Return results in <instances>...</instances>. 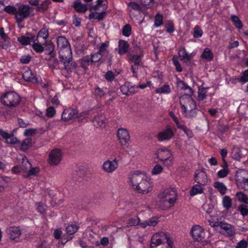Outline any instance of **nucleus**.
<instances>
[{
    "label": "nucleus",
    "instance_id": "13d9d810",
    "mask_svg": "<svg viewBox=\"0 0 248 248\" xmlns=\"http://www.w3.org/2000/svg\"><path fill=\"white\" fill-rule=\"evenodd\" d=\"M163 24V16L161 15L157 14L155 16L154 25L158 27Z\"/></svg>",
    "mask_w": 248,
    "mask_h": 248
},
{
    "label": "nucleus",
    "instance_id": "3c124183",
    "mask_svg": "<svg viewBox=\"0 0 248 248\" xmlns=\"http://www.w3.org/2000/svg\"><path fill=\"white\" fill-rule=\"evenodd\" d=\"M39 172V169L38 167L31 168L28 171L27 173L24 175V177L28 178L30 176H35Z\"/></svg>",
    "mask_w": 248,
    "mask_h": 248
},
{
    "label": "nucleus",
    "instance_id": "58836bf2",
    "mask_svg": "<svg viewBox=\"0 0 248 248\" xmlns=\"http://www.w3.org/2000/svg\"><path fill=\"white\" fill-rule=\"evenodd\" d=\"M109 46V43L108 42H105L104 43H102L99 48L98 53L100 54V55L103 56L104 55H106L108 54V50Z\"/></svg>",
    "mask_w": 248,
    "mask_h": 248
},
{
    "label": "nucleus",
    "instance_id": "6e6552de",
    "mask_svg": "<svg viewBox=\"0 0 248 248\" xmlns=\"http://www.w3.org/2000/svg\"><path fill=\"white\" fill-rule=\"evenodd\" d=\"M93 112L90 110L81 113L78 116V122L86 123L92 121L94 125L96 127H104L106 125V117L103 114H98L93 119Z\"/></svg>",
    "mask_w": 248,
    "mask_h": 248
},
{
    "label": "nucleus",
    "instance_id": "e433bc0d",
    "mask_svg": "<svg viewBox=\"0 0 248 248\" xmlns=\"http://www.w3.org/2000/svg\"><path fill=\"white\" fill-rule=\"evenodd\" d=\"M164 170V166L159 164H157L154 166L151 170L152 175H157L161 174Z\"/></svg>",
    "mask_w": 248,
    "mask_h": 248
},
{
    "label": "nucleus",
    "instance_id": "a878e982",
    "mask_svg": "<svg viewBox=\"0 0 248 248\" xmlns=\"http://www.w3.org/2000/svg\"><path fill=\"white\" fill-rule=\"evenodd\" d=\"M213 186L222 196L226 193L228 189L227 187L223 183L219 181L215 182L213 184Z\"/></svg>",
    "mask_w": 248,
    "mask_h": 248
},
{
    "label": "nucleus",
    "instance_id": "aec40b11",
    "mask_svg": "<svg viewBox=\"0 0 248 248\" xmlns=\"http://www.w3.org/2000/svg\"><path fill=\"white\" fill-rule=\"evenodd\" d=\"M121 90L124 94L131 95L138 91V87L130 83H125L121 87Z\"/></svg>",
    "mask_w": 248,
    "mask_h": 248
},
{
    "label": "nucleus",
    "instance_id": "20e7f679",
    "mask_svg": "<svg viewBox=\"0 0 248 248\" xmlns=\"http://www.w3.org/2000/svg\"><path fill=\"white\" fill-rule=\"evenodd\" d=\"M180 104L183 114L186 117L196 115V105L190 95L184 94L180 97Z\"/></svg>",
    "mask_w": 248,
    "mask_h": 248
},
{
    "label": "nucleus",
    "instance_id": "9b49d317",
    "mask_svg": "<svg viewBox=\"0 0 248 248\" xmlns=\"http://www.w3.org/2000/svg\"><path fill=\"white\" fill-rule=\"evenodd\" d=\"M31 7L28 4H20L17 9L16 16L15 18L16 22L19 24H20L24 19L30 16Z\"/></svg>",
    "mask_w": 248,
    "mask_h": 248
},
{
    "label": "nucleus",
    "instance_id": "69168bd1",
    "mask_svg": "<svg viewBox=\"0 0 248 248\" xmlns=\"http://www.w3.org/2000/svg\"><path fill=\"white\" fill-rule=\"evenodd\" d=\"M37 130L33 128L26 129L24 133V134L26 136H32L33 134H36Z\"/></svg>",
    "mask_w": 248,
    "mask_h": 248
},
{
    "label": "nucleus",
    "instance_id": "864d4df0",
    "mask_svg": "<svg viewBox=\"0 0 248 248\" xmlns=\"http://www.w3.org/2000/svg\"><path fill=\"white\" fill-rule=\"evenodd\" d=\"M48 10V6L46 5V3L43 2L41 4H38L37 7L36 8V11L38 12L45 13Z\"/></svg>",
    "mask_w": 248,
    "mask_h": 248
},
{
    "label": "nucleus",
    "instance_id": "c85d7f7f",
    "mask_svg": "<svg viewBox=\"0 0 248 248\" xmlns=\"http://www.w3.org/2000/svg\"><path fill=\"white\" fill-rule=\"evenodd\" d=\"M22 77L25 80L30 81L33 83H36L38 81L37 78H36L32 74L31 70L24 72L22 74Z\"/></svg>",
    "mask_w": 248,
    "mask_h": 248
},
{
    "label": "nucleus",
    "instance_id": "dca6fc26",
    "mask_svg": "<svg viewBox=\"0 0 248 248\" xmlns=\"http://www.w3.org/2000/svg\"><path fill=\"white\" fill-rule=\"evenodd\" d=\"M6 232L10 239L16 242H18L20 240L21 231L18 227L11 226L7 228Z\"/></svg>",
    "mask_w": 248,
    "mask_h": 248
},
{
    "label": "nucleus",
    "instance_id": "ea45409f",
    "mask_svg": "<svg viewBox=\"0 0 248 248\" xmlns=\"http://www.w3.org/2000/svg\"><path fill=\"white\" fill-rule=\"evenodd\" d=\"M45 47L44 50L46 51V53L48 55L51 56L53 55V50L54 49L55 46L52 44V43H48L46 42L44 44Z\"/></svg>",
    "mask_w": 248,
    "mask_h": 248
},
{
    "label": "nucleus",
    "instance_id": "412c9836",
    "mask_svg": "<svg viewBox=\"0 0 248 248\" xmlns=\"http://www.w3.org/2000/svg\"><path fill=\"white\" fill-rule=\"evenodd\" d=\"M78 114V110L76 109L68 108L65 109L62 115V119L67 121L73 118L74 116Z\"/></svg>",
    "mask_w": 248,
    "mask_h": 248
},
{
    "label": "nucleus",
    "instance_id": "338daca9",
    "mask_svg": "<svg viewBox=\"0 0 248 248\" xmlns=\"http://www.w3.org/2000/svg\"><path fill=\"white\" fill-rule=\"evenodd\" d=\"M128 6L131 8L132 9L140 11L141 10L140 6L136 2H130L128 4Z\"/></svg>",
    "mask_w": 248,
    "mask_h": 248
},
{
    "label": "nucleus",
    "instance_id": "c03bdc74",
    "mask_svg": "<svg viewBox=\"0 0 248 248\" xmlns=\"http://www.w3.org/2000/svg\"><path fill=\"white\" fill-rule=\"evenodd\" d=\"M17 40L23 45H28L32 41L31 37H29L24 35L18 37Z\"/></svg>",
    "mask_w": 248,
    "mask_h": 248
},
{
    "label": "nucleus",
    "instance_id": "680f3d73",
    "mask_svg": "<svg viewBox=\"0 0 248 248\" xmlns=\"http://www.w3.org/2000/svg\"><path fill=\"white\" fill-rule=\"evenodd\" d=\"M56 111L53 107L48 108L46 110V115L48 117L52 118L54 116Z\"/></svg>",
    "mask_w": 248,
    "mask_h": 248
},
{
    "label": "nucleus",
    "instance_id": "f3484780",
    "mask_svg": "<svg viewBox=\"0 0 248 248\" xmlns=\"http://www.w3.org/2000/svg\"><path fill=\"white\" fill-rule=\"evenodd\" d=\"M117 136L120 143L122 146L126 145L130 139L129 133L125 128H119L117 131Z\"/></svg>",
    "mask_w": 248,
    "mask_h": 248
},
{
    "label": "nucleus",
    "instance_id": "0e129e2a",
    "mask_svg": "<svg viewBox=\"0 0 248 248\" xmlns=\"http://www.w3.org/2000/svg\"><path fill=\"white\" fill-rule=\"evenodd\" d=\"M248 245L247 241L243 239L237 243L235 248H247Z\"/></svg>",
    "mask_w": 248,
    "mask_h": 248
},
{
    "label": "nucleus",
    "instance_id": "c756f323",
    "mask_svg": "<svg viewBox=\"0 0 248 248\" xmlns=\"http://www.w3.org/2000/svg\"><path fill=\"white\" fill-rule=\"evenodd\" d=\"M178 56L181 60H183L185 62H188L191 59L190 54L187 53L186 49L184 48H181L178 51Z\"/></svg>",
    "mask_w": 248,
    "mask_h": 248
},
{
    "label": "nucleus",
    "instance_id": "7c9ffc66",
    "mask_svg": "<svg viewBox=\"0 0 248 248\" xmlns=\"http://www.w3.org/2000/svg\"><path fill=\"white\" fill-rule=\"evenodd\" d=\"M32 42L33 43L32 44V48L37 52H42L44 50V48L43 46L44 43H38L37 41L35 40V36H31Z\"/></svg>",
    "mask_w": 248,
    "mask_h": 248
},
{
    "label": "nucleus",
    "instance_id": "4d7b16f0",
    "mask_svg": "<svg viewBox=\"0 0 248 248\" xmlns=\"http://www.w3.org/2000/svg\"><path fill=\"white\" fill-rule=\"evenodd\" d=\"M203 32L201 28L198 26H196L194 29L193 36L195 38H200L202 37Z\"/></svg>",
    "mask_w": 248,
    "mask_h": 248
},
{
    "label": "nucleus",
    "instance_id": "8fccbe9b",
    "mask_svg": "<svg viewBox=\"0 0 248 248\" xmlns=\"http://www.w3.org/2000/svg\"><path fill=\"white\" fill-rule=\"evenodd\" d=\"M166 31L168 33H171L174 31V25L172 21L169 20L165 25Z\"/></svg>",
    "mask_w": 248,
    "mask_h": 248
},
{
    "label": "nucleus",
    "instance_id": "cd10ccee",
    "mask_svg": "<svg viewBox=\"0 0 248 248\" xmlns=\"http://www.w3.org/2000/svg\"><path fill=\"white\" fill-rule=\"evenodd\" d=\"M235 200L244 204H248V197L242 192H237L235 195Z\"/></svg>",
    "mask_w": 248,
    "mask_h": 248
},
{
    "label": "nucleus",
    "instance_id": "09e8293b",
    "mask_svg": "<svg viewBox=\"0 0 248 248\" xmlns=\"http://www.w3.org/2000/svg\"><path fill=\"white\" fill-rule=\"evenodd\" d=\"M16 10V8L10 5L5 6L4 8V11L5 12L10 15H15V16L16 15V13H17Z\"/></svg>",
    "mask_w": 248,
    "mask_h": 248
},
{
    "label": "nucleus",
    "instance_id": "2f4dec72",
    "mask_svg": "<svg viewBox=\"0 0 248 248\" xmlns=\"http://www.w3.org/2000/svg\"><path fill=\"white\" fill-rule=\"evenodd\" d=\"M201 58L207 61L210 62L213 59V53L209 48L206 47L201 55Z\"/></svg>",
    "mask_w": 248,
    "mask_h": 248
},
{
    "label": "nucleus",
    "instance_id": "5fc2aeb1",
    "mask_svg": "<svg viewBox=\"0 0 248 248\" xmlns=\"http://www.w3.org/2000/svg\"><path fill=\"white\" fill-rule=\"evenodd\" d=\"M172 62L174 65L175 67L176 70L178 72H181L183 70L180 63L179 62L178 60V57L176 56H174L172 58Z\"/></svg>",
    "mask_w": 248,
    "mask_h": 248
},
{
    "label": "nucleus",
    "instance_id": "b1692460",
    "mask_svg": "<svg viewBox=\"0 0 248 248\" xmlns=\"http://www.w3.org/2000/svg\"><path fill=\"white\" fill-rule=\"evenodd\" d=\"M129 45L128 42L123 40H119L118 42V53L120 55L125 54L128 50Z\"/></svg>",
    "mask_w": 248,
    "mask_h": 248
},
{
    "label": "nucleus",
    "instance_id": "6e6d98bb",
    "mask_svg": "<svg viewBox=\"0 0 248 248\" xmlns=\"http://www.w3.org/2000/svg\"><path fill=\"white\" fill-rule=\"evenodd\" d=\"M123 34L126 36L128 37L131 33V27L129 24L124 25L122 30Z\"/></svg>",
    "mask_w": 248,
    "mask_h": 248
},
{
    "label": "nucleus",
    "instance_id": "de8ad7c7",
    "mask_svg": "<svg viewBox=\"0 0 248 248\" xmlns=\"http://www.w3.org/2000/svg\"><path fill=\"white\" fill-rule=\"evenodd\" d=\"M8 178L0 176V192H2L7 187Z\"/></svg>",
    "mask_w": 248,
    "mask_h": 248
},
{
    "label": "nucleus",
    "instance_id": "f03ea898",
    "mask_svg": "<svg viewBox=\"0 0 248 248\" xmlns=\"http://www.w3.org/2000/svg\"><path fill=\"white\" fill-rule=\"evenodd\" d=\"M177 192L174 188H167L159 193L157 196L158 205L163 209L166 210L172 207L177 200Z\"/></svg>",
    "mask_w": 248,
    "mask_h": 248
},
{
    "label": "nucleus",
    "instance_id": "a18cd8bd",
    "mask_svg": "<svg viewBox=\"0 0 248 248\" xmlns=\"http://www.w3.org/2000/svg\"><path fill=\"white\" fill-rule=\"evenodd\" d=\"M208 88H201L198 91V99L201 100H203L205 99L206 97V93L207 92Z\"/></svg>",
    "mask_w": 248,
    "mask_h": 248
},
{
    "label": "nucleus",
    "instance_id": "7ed1b4c3",
    "mask_svg": "<svg viewBox=\"0 0 248 248\" xmlns=\"http://www.w3.org/2000/svg\"><path fill=\"white\" fill-rule=\"evenodd\" d=\"M155 158L162 164L164 167L169 169L174 163V158L171 150L166 147L157 149L155 153Z\"/></svg>",
    "mask_w": 248,
    "mask_h": 248
},
{
    "label": "nucleus",
    "instance_id": "bb28decb",
    "mask_svg": "<svg viewBox=\"0 0 248 248\" xmlns=\"http://www.w3.org/2000/svg\"><path fill=\"white\" fill-rule=\"evenodd\" d=\"M203 186L202 184L198 183L194 185L189 192L190 195L191 196H194L198 194H202L203 192Z\"/></svg>",
    "mask_w": 248,
    "mask_h": 248
},
{
    "label": "nucleus",
    "instance_id": "e2e57ef3",
    "mask_svg": "<svg viewBox=\"0 0 248 248\" xmlns=\"http://www.w3.org/2000/svg\"><path fill=\"white\" fill-rule=\"evenodd\" d=\"M31 57L29 55H23L20 59V62L23 64H28L31 60Z\"/></svg>",
    "mask_w": 248,
    "mask_h": 248
},
{
    "label": "nucleus",
    "instance_id": "0eeeda50",
    "mask_svg": "<svg viewBox=\"0 0 248 248\" xmlns=\"http://www.w3.org/2000/svg\"><path fill=\"white\" fill-rule=\"evenodd\" d=\"M190 234L193 239V245L197 248H202L207 244L206 232L199 225H194L191 229Z\"/></svg>",
    "mask_w": 248,
    "mask_h": 248
},
{
    "label": "nucleus",
    "instance_id": "9d476101",
    "mask_svg": "<svg viewBox=\"0 0 248 248\" xmlns=\"http://www.w3.org/2000/svg\"><path fill=\"white\" fill-rule=\"evenodd\" d=\"M20 96L15 92H7L1 98V102L5 106L15 107L20 102Z\"/></svg>",
    "mask_w": 248,
    "mask_h": 248
},
{
    "label": "nucleus",
    "instance_id": "72a5a7b5",
    "mask_svg": "<svg viewBox=\"0 0 248 248\" xmlns=\"http://www.w3.org/2000/svg\"><path fill=\"white\" fill-rule=\"evenodd\" d=\"M223 207L227 210L230 209L232 205V199L229 196H225L222 200Z\"/></svg>",
    "mask_w": 248,
    "mask_h": 248
},
{
    "label": "nucleus",
    "instance_id": "a211bd4d",
    "mask_svg": "<svg viewBox=\"0 0 248 248\" xmlns=\"http://www.w3.org/2000/svg\"><path fill=\"white\" fill-rule=\"evenodd\" d=\"M243 176H248V173L245 170H241L237 174L236 183L238 186L242 188L245 189L246 186H248V177H245Z\"/></svg>",
    "mask_w": 248,
    "mask_h": 248
},
{
    "label": "nucleus",
    "instance_id": "393cba45",
    "mask_svg": "<svg viewBox=\"0 0 248 248\" xmlns=\"http://www.w3.org/2000/svg\"><path fill=\"white\" fill-rule=\"evenodd\" d=\"M57 46L59 51L64 49L67 47H70L68 40L63 36H60L57 38Z\"/></svg>",
    "mask_w": 248,
    "mask_h": 248
},
{
    "label": "nucleus",
    "instance_id": "774afa93",
    "mask_svg": "<svg viewBox=\"0 0 248 248\" xmlns=\"http://www.w3.org/2000/svg\"><path fill=\"white\" fill-rule=\"evenodd\" d=\"M148 225L150 226H155L158 222V219L156 217H152L147 220Z\"/></svg>",
    "mask_w": 248,
    "mask_h": 248
},
{
    "label": "nucleus",
    "instance_id": "49530a36",
    "mask_svg": "<svg viewBox=\"0 0 248 248\" xmlns=\"http://www.w3.org/2000/svg\"><path fill=\"white\" fill-rule=\"evenodd\" d=\"M231 20L235 26L238 29H241L242 27V23L239 17L236 16L232 15L231 16Z\"/></svg>",
    "mask_w": 248,
    "mask_h": 248
},
{
    "label": "nucleus",
    "instance_id": "bf43d9fd",
    "mask_svg": "<svg viewBox=\"0 0 248 248\" xmlns=\"http://www.w3.org/2000/svg\"><path fill=\"white\" fill-rule=\"evenodd\" d=\"M140 222V219L139 217H136L134 218H130L127 222L128 226H132L139 225Z\"/></svg>",
    "mask_w": 248,
    "mask_h": 248
},
{
    "label": "nucleus",
    "instance_id": "5701e85b",
    "mask_svg": "<svg viewBox=\"0 0 248 248\" xmlns=\"http://www.w3.org/2000/svg\"><path fill=\"white\" fill-rule=\"evenodd\" d=\"M48 36V31L46 29H42L39 31L37 36H35V40L37 41L38 43L45 44Z\"/></svg>",
    "mask_w": 248,
    "mask_h": 248
},
{
    "label": "nucleus",
    "instance_id": "79ce46f5",
    "mask_svg": "<svg viewBox=\"0 0 248 248\" xmlns=\"http://www.w3.org/2000/svg\"><path fill=\"white\" fill-rule=\"evenodd\" d=\"M105 15V14L101 13V12H93L89 15V17L90 19H97L98 20H101L103 19Z\"/></svg>",
    "mask_w": 248,
    "mask_h": 248
},
{
    "label": "nucleus",
    "instance_id": "f704fd0d",
    "mask_svg": "<svg viewBox=\"0 0 248 248\" xmlns=\"http://www.w3.org/2000/svg\"><path fill=\"white\" fill-rule=\"evenodd\" d=\"M47 64L48 66L53 69L58 68L59 62L58 60L53 55H51L47 60Z\"/></svg>",
    "mask_w": 248,
    "mask_h": 248
},
{
    "label": "nucleus",
    "instance_id": "2eb2a0df",
    "mask_svg": "<svg viewBox=\"0 0 248 248\" xmlns=\"http://www.w3.org/2000/svg\"><path fill=\"white\" fill-rule=\"evenodd\" d=\"M102 56L98 52L89 56L84 57L81 60V66L84 69H86L92 62H98L102 58Z\"/></svg>",
    "mask_w": 248,
    "mask_h": 248
},
{
    "label": "nucleus",
    "instance_id": "4be33fe9",
    "mask_svg": "<svg viewBox=\"0 0 248 248\" xmlns=\"http://www.w3.org/2000/svg\"><path fill=\"white\" fill-rule=\"evenodd\" d=\"M96 2V4L93 7L94 10L106 14V11L108 7L107 0H97Z\"/></svg>",
    "mask_w": 248,
    "mask_h": 248
},
{
    "label": "nucleus",
    "instance_id": "6ab92c4d",
    "mask_svg": "<svg viewBox=\"0 0 248 248\" xmlns=\"http://www.w3.org/2000/svg\"><path fill=\"white\" fill-rule=\"evenodd\" d=\"M194 180L196 183L202 184V185H206L208 180L205 172L203 170H197L195 172Z\"/></svg>",
    "mask_w": 248,
    "mask_h": 248
},
{
    "label": "nucleus",
    "instance_id": "37998d69",
    "mask_svg": "<svg viewBox=\"0 0 248 248\" xmlns=\"http://www.w3.org/2000/svg\"><path fill=\"white\" fill-rule=\"evenodd\" d=\"M6 142L8 144H15L16 143H19L20 141L15 137L14 135L12 133L9 134L7 137V139H6Z\"/></svg>",
    "mask_w": 248,
    "mask_h": 248
},
{
    "label": "nucleus",
    "instance_id": "4c0bfd02",
    "mask_svg": "<svg viewBox=\"0 0 248 248\" xmlns=\"http://www.w3.org/2000/svg\"><path fill=\"white\" fill-rule=\"evenodd\" d=\"M155 93L159 94H169L170 93V88L169 85L165 84L163 87L156 89Z\"/></svg>",
    "mask_w": 248,
    "mask_h": 248
},
{
    "label": "nucleus",
    "instance_id": "4468645a",
    "mask_svg": "<svg viewBox=\"0 0 248 248\" xmlns=\"http://www.w3.org/2000/svg\"><path fill=\"white\" fill-rule=\"evenodd\" d=\"M62 154L60 150L53 149L49 154L48 162L49 164L53 166L58 165L62 160Z\"/></svg>",
    "mask_w": 248,
    "mask_h": 248
},
{
    "label": "nucleus",
    "instance_id": "f257e3e1",
    "mask_svg": "<svg viewBox=\"0 0 248 248\" xmlns=\"http://www.w3.org/2000/svg\"><path fill=\"white\" fill-rule=\"evenodd\" d=\"M129 186L138 193L148 194L153 189L154 184L151 179L144 173L135 171L128 176Z\"/></svg>",
    "mask_w": 248,
    "mask_h": 248
},
{
    "label": "nucleus",
    "instance_id": "052dcab7",
    "mask_svg": "<svg viewBox=\"0 0 248 248\" xmlns=\"http://www.w3.org/2000/svg\"><path fill=\"white\" fill-rule=\"evenodd\" d=\"M131 62L136 65H139L141 62L140 56L138 55H133L130 58Z\"/></svg>",
    "mask_w": 248,
    "mask_h": 248
},
{
    "label": "nucleus",
    "instance_id": "39448f33",
    "mask_svg": "<svg viewBox=\"0 0 248 248\" xmlns=\"http://www.w3.org/2000/svg\"><path fill=\"white\" fill-rule=\"evenodd\" d=\"M59 55L60 61L64 65L65 70L68 72H77V64L76 62H73L71 47H67L64 49L59 51Z\"/></svg>",
    "mask_w": 248,
    "mask_h": 248
},
{
    "label": "nucleus",
    "instance_id": "f8f14e48",
    "mask_svg": "<svg viewBox=\"0 0 248 248\" xmlns=\"http://www.w3.org/2000/svg\"><path fill=\"white\" fill-rule=\"evenodd\" d=\"M118 168V160L116 158L113 160H107L104 161L102 165V170L108 174L112 173Z\"/></svg>",
    "mask_w": 248,
    "mask_h": 248
},
{
    "label": "nucleus",
    "instance_id": "1a4fd4ad",
    "mask_svg": "<svg viewBox=\"0 0 248 248\" xmlns=\"http://www.w3.org/2000/svg\"><path fill=\"white\" fill-rule=\"evenodd\" d=\"M165 240L167 243H168L169 240H173L168 232H159L154 233L151 239L150 248H156L163 244Z\"/></svg>",
    "mask_w": 248,
    "mask_h": 248
},
{
    "label": "nucleus",
    "instance_id": "603ef678",
    "mask_svg": "<svg viewBox=\"0 0 248 248\" xmlns=\"http://www.w3.org/2000/svg\"><path fill=\"white\" fill-rule=\"evenodd\" d=\"M78 230V227L76 225H69L66 228V232L68 234L72 235Z\"/></svg>",
    "mask_w": 248,
    "mask_h": 248
},
{
    "label": "nucleus",
    "instance_id": "423d86ee",
    "mask_svg": "<svg viewBox=\"0 0 248 248\" xmlns=\"http://www.w3.org/2000/svg\"><path fill=\"white\" fill-rule=\"evenodd\" d=\"M209 225L214 229L226 236L232 237L235 233L234 227L224 221H213L209 220Z\"/></svg>",
    "mask_w": 248,
    "mask_h": 248
},
{
    "label": "nucleus",
    "instance_id": "ddd939ff",
    "mask_svg": "<svg viewBox=\"0 0 248 248\" xmlns=\"http://www.w3.org/2000/svg\"><path fill=\"white\" fill-rule=\"evenodd\" d=\"M174 136V132L170 127L159 132L156 135V139L160 142L170 141Z\"/></svg>",
    "mask_w": 248,
    "mask_h": 248
},
{
    "label": "nucleus",
    "instance_id": "a19ab883",
    "mask_svg": "<svg viewBox=\"0 0 248 248\" xmlns=\"http://www.w3.org/2000/svg\"><path fill=\"white\" fill-rule=\"evenodd\" d=\"M248 204H241L238 206L237 210L240 213L241 215L245 217L248 216Z\"/></svg>",
    "mask_w": 248,
    "mask_h": 248
},
{
    "label": "nucleus",
    "instance_id": "c9c22d12",
    "mask_svg": "<svg viewBox=\"0 0 248 248\" xmlns=\"http://www.w3.org/2000/svg\"><path fill=\"white\" fill-rule=\"evenodd\" d=\"M229 173V169L227 164L225 163L223 169L219 170L217 173V176L219 178H223L226 177Z\"/></svg>",
    "mask_w": 248,
    "mask_h": 248
},
{
    "label": "nucleus",
    "instance_id": "473e14b6",
    "mask_svg": "<svg viewBox=\"0 0 248 248\" xmlns=\"http://www.w3.org/2000/svg\"><path fill=\"white\" fill-rule=\"evenodd\" d=\"M32 146V139L31 138L25 139L20 145V149L22 151H26Z\"/></svg>",
    "mask_w": 248,
    "mask_h": 248
}]
</instances>
